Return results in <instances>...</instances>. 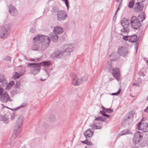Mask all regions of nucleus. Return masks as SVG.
<instances>
[{
	"label": "nucleus",
	"mask_w": 148,
	"mask_h": 148,
	"mask_svg": "<svg viewBox=\"0 0 148 148\" xmlns=\"http://www.w3.org/2000/svg\"><path fill=\"white\" fill-rule=\"evenodd\" d=\"M34 44L32 46V49L36 51L39 49V46L37 45L39 44V46H41V51L44 50L49 45L50 40L49 37L44 35L38 36L33 39Z\"/></svg>",
	"instance_id": "nucleus-1"
},
{
	"label": "nucleus",
	"mask_w": 148,
	"mask_h": 148,
	"mask_svg": "<svg viewBox=\"0 0 148 148\" xmlns=\"http://www.w3.org/2000/svg\"><path fill=\"white\" fill-rule=\"evenodd\" d=\"M28 66L32 67L30 72L34 75H36L40 72V67L38 63H30L28 64Z\"/></svg>",
	"instance_id": "nucleus-2"
},
{
	"label": "nucleus",
	"mask_w": 148,
	"mask_h": 148,
	"mask_svg": "<svg viewBox=\"0 0 148 148\" xmlns=\"http://www.w3.org/2000/svg\"><path fill=\"white\" fill-rule=\"evenodd\" d=\"M10 26L7 24L4 25L0 30V37L2 39L6 38L8 36V33L10 29Z\"/></svg>",
	"instance_id": "nucleus-3"
},
{
	"label": "nucleus",
	"mask_w": 148,
	"mask_h": 148,
	"mask_svg": "<svg viewBox=\"0 0 148 148\" xmlns=\"http://www.w3.org/2000/svg\"><path fill=\"white\" fill-rule=\"evenodd\" d=\"M66 54L63 50H58L53 53L51 55V57L52 59H54L55 58L61 59L67 56Z\"/></svg>",
	"instance_id": "nucleus-4"
},
{
	"label": "nucleus",
	"mask_w": 148,
	"mask_h": 148,
	"mask_svg": "<svg viewBox=\"0 0 148 148\" xmlns=\"http://www.w3.org/2000/svg\"><path fill=\"white\" fill-rule=\"evenodd\" d=\"M62 48L65 53H66L67 56L69 55L74 49V45L71 44H65L62 46Z\"/></svg>",
	"instance_id": "nucleus-5"
},
{
	"label": "nucleus",
	"mask_w": 148,
	"mask_h": 148,
	"mask_svg": "<svg viewBox=\"0 0 148 148\" xmlns=\"http://www.w3.org/2000/svg\"><path fill=\"white\" fill-rule=\"evenodd\" d=\"M130 23L132 27L135 29H137L140 26L139 21L135 16H133L131 18Z\"/></svg>",
	"instance_id": "nucleus-6"
},
{
	"label": "nucleus",
	"mask_w": 148,
	"mask_h": 148,
	"mask_svg": "<svg viewBox=\"0 0 148 148\" xmlns=\"http://www.w3.org/2000/svg\"><path fill=\"white\" fill-rule=\"evenodd\" d=\"M58 20L60 21L64 20L67 17L66 12L64 10L58 11L57 13Z\"/></svg>",
	"instance_id": "nucleus-7"
},
{
	"label": "nucleus",
	"mask_w": 148,
	"mask_h": 148,
	"mask_svg": "<svg viewBox=\"0 0 148 148\" xmlns=\"http://www.w3.org/2000/svg\"><path fill=\"white\" fill-rule=\"evenodd\" d=\"M138 130H140L144 132H148V123H143L142 121L139 122L137 126Z\"/></svg>",
	"instance_id": "nucleus-8"
},
{
	"label": "nucleus",
	"mask_w": 148,
	"mask_h": 148,
	"mask_svg": "<svg viewBox=\"0 0 148 148\" xmlns=\"http://www.w3.org/2000/svg\"><path fill=\"white\" fill-rule=\"evenodd\" d=\"M142 138V133L139 132H138L134 134L133 140V142L135 144H138L141 141Z\"/></svg>",
	"instance_id": "nucleus-9"
},
{
	"label": "nucleus",
	"mask_w": 148,
	"mask_h": 148,
	"mask_svg": "<svg viewBox=\"0 0 148 148\" xmlns=\"http://www.w3.org/2000/svg\"><path fill=\"white\" fill-rule=\"evenodd\" d=\"M1 101L4 103H6L8 101H11L12 100L10 96L7 91H5L2 95L0 97Z\"/></svg>",
	"instance_id": "nucleus-10"
},
{
	"label": "nucleus",
	"mask_w": 148,
	"mask_h": 148,
	"mask_svg": "<svg viewBox=\"0 0 148 148\" xmlns=\"http://www.w3.org/2000/svg\"><path fill=\"white\" fill-rule=\"evenodd\" d=\"M123 38L124 40H128L129 42H135L137 40V36L136 35L131 36H124L123 37Z\"/></svg>",
	"instance_id": "nucleus-11"
},
{
	"label": "nucleus",
	"mask_w": 148,
	"mask_h": 148,
	"mask_svg": "<svg viewBox=\"0 0 148 148\" xmlns=\"http://www.w3.org/2000/svg\"><path fill=\"white\" fill-rule=\"evenodd\" d=\"M118 52L119 54L122 56H126L128 53V52L126 48L119 46L118 48Z\"/></svg>",
	"instance_id": "nucleus-12"
},
{
	"label": "nucleus",
	"mask_w": 148,
	"mask_h": 148,
	"mask_svg": "<svg viewBox=\"0 0 148 148\" xmlns=\"http://www.w3.org/2000/svg\"><path fill=\"white\" fill-rule=\"evenodd\" d=\"M112 74L114 77L116 78L117 81H119L120 78V70L118 68H115L112 69Z\"/></svg>",
	"instance_id": "nucleus-13"
},
{
	"label": "nucleus",
	"mask_w": 148,
	"mask_h": 148,
	"mask_svg": "<svg viewBox=\"0 0 148 148\" xmlns=\"http://www.w3.org/2000/svg\"><path fill=\"white\" fill-rule=\"evenodd\" d=\"M81 80L80 79L76 76H74L72 77L71 80V83L73 85L75 86H78L80 85Z\"/></svg>",
	"instance_id": "nucleus-14"
},
{
	"label": "nucleus",
	"mask_w": 148,
	"mask_h": 148,
	"mask_svg": "<svg viewBox=\"0 0 148 148\" xmlns=\"http://www.w3.org/2000/svg\"><path fill=\"white\" fill-rule=\"evenodd\" d=\"M143 7V4L141 3H136L134 5V11L137 12H139L142 10Z\"/></svg>",
	"instance_id": "nucleus-15"
},
{
	"label": "nucleus",
	"mask_w": 148,
	"mask_h": 148,
	"mask_svg": "<svg viewBox=\"0 0 148 148\" xmlns=\"http://www.w3.org/2000/svg\"><path fill=\"white\" fill-rule=\"evenodd\" d=\"M94 133V131H92L90 129H89L84 132V134L87 138L91 137L93 135Z\"/></svg>",
	"instance_id": "nucleus-16"
},
{
	"label": "nucleus",
	"mask_w": 148,
	"mask_h": 148,
	"mask_svg": "<svg viewBox=\"0 0 148 148\" xmlns=\"http://www.w3.org/2000/svg\"><path fill=\"white\" fill-rule=\"evenodd\" d=\"M130 21L127 18H123L121 21V24L123 27H129L130 26Z\"/></svg>",
	"instance_id": "nucleus-17"
},
{
	"label": "nucleus",
	"mask_w": 148,
	"mask_h": 148,
	"mask_svg": "<svg viewBox=\"0 0 148 148\" xmlns=\"http://www.w3.org/2000/svg\"><path fill=\"white\" fill-rule=\"evenodd\" d=\"M102 126V123L101 122H97L92 125L91 128L92 130L100 129Z\"/></svg>",
	"instance_id": "nucleus-18"
},
{
	"label": "nucleus",
	"mask_w": 148,
	"mask_h": 148,
	"mask_svg": "<svg viewBox=\"0 0 148 148\" xmlns=\"http://www.w3.org/2000/svg\"><path fill=\"white\" fill-rule=\"evenodd\" d=\"M22 124L16 123L14 127V130L17 132H20L22 130Z\"/></svg>",
	"instance_id": "nucleus-19"
},
{
	"label": "nucleus",
	"mask_w": 148,
	"mask_h": 148,
	"mask_svg": "<svg viewBox=\"0 0 148 148\" xmlns=\"http://www.w3.org/2000/svg\"><path fill=\"white\" fill-rule=\"evenodd\" d=\"M7 81L5 79L3 75H0V86H4L7 83Z\"/></svg>",
	"instance_id": "nucleus-20"
},
{
	"label": "nucleus",
	"mask_w": 148,
	"mask_h": 148,
	"mask_svg": "<svg viewBox=\"0 0 148 148\" xmlns=\"http://www.w3.org/2000/svg\"><path fill=\"white\" fill-rule=\"evenodd\" d=\"M63 32V29L61 27L56 26L54 27L53 32L55 34H61Z\"/></svg>",
	"instance_id": "nucleus-21"
},
{
	"label": "nucleus",
	"mask_w": 148,
	"mask_h": 148,
	"mask_svg": "<svg viewBox=\"0 0 148 148\" xmlns=\"http://www.w3.org/2000/svg\"><path fill=\"white\" fill-rule=\"evenodd\" d=\"M40 66H42L44 67H46L51 65L52 63L50 61L43 62H42L38 63Z\"/></svg>",
	"instance_id": "nucleus-22"
},
{
	"label": "nucleus",
	"mask_w": 148,
	"mask_h": 148,
	"mask_svg": "<svg viewBox=\"0 0 148 148\" xmlns=\"http://www.w3.org/2000/svg\"><path fill=\"white\" fill-rule=\"evenodd\" d=\"M112 65L111 61H108L106 64L105 67L106 69L110 71L112 70Z\"/></svg>",
	"instance_id": "nucleus-23"
},
{
	"label": "nucleus",
	"mask_w": 148,
	"mask_h": 148,
	"mask_svg": "<svg viewBox=\"0 0 148 148\" xmlns=\"http://www.w3.org/2000/svg\"><path fill=\"white\" fill-rule=\"evenodd\" d=\"M130 29L128 27H123V29L121 30V34L123 35V34L127 33L129 32Z\"/></svg>",
	"instance_id": "nucleus-24"
},
{
	"label": "nucleus",
	"mask_w": 148,
	"mask_h": 148,
	"mask_svg": "<svg viewBox=\"0 0 148 148\" xmlns=\"http://www.w3.org/2000/svg\"><path fill=\"white\" fill-rule=\"evenodd\" d=\"M131 131L129 130L125 129L122 131L119 134V136H123V135L130 134Z\"/></svg>",
	"instance_id": "nucleus-25"
},
{
	"label": "nucleus",
	"mask_w": 148,
	"mask_h": 148,
	"mask_svg": "<svg viewBox=\"0 0 148 148\" xmlns=\"http://www.w3.org/2000/svg\"><path fill=\"white\" fill-rule=\"evenodd\" d=\"M140 21H143L145 19V14L144 12L141 13L138 16Z\"/></svg>",
	"instance_id": "nucleus-26"
},
{
	"label": "nucleus",
	"mask_w": 148,
	"mask_h": 148,
	"mask_svg": "<svg viewBox=\"0 0 148 148\" xmlns=\"http://www.w3.org/2000/svg\"><path fill=\"white\" fill-rule=\"evenodd\" d=\"M101 108L102 109V111H104L105 113H112L113 112V110L111 109L105 108L103 106H101Z\"/></svg>",
	"instance_id": "nucleus-27"
},
{
	"label": "nucleus",
	"mask_w": 148,
	"mask_h": 148,
	"mask_svg": "<svg viewBox=\"0 0 148 148\" xmlns=\"http://www.w3.org/2000/svg\"><path fill=\"white\" fill-rule=\"evenodd\" d=\"M14 82L13 81H11L9 84L7 85L6 89L7 90H10L14 85Z\"/></svg>",
	"instance_id": "nucleus-28"
},
{
	"label": "nucleus",
	"mask_w": 148,
	"mask_h": 148,
	"mask_svg": "<svg viewBox=\"0 0 148 148\" xmlns=\"http://www.w3.org/2000/svg\"><path fill=\"white\" fill-rule=\"evenodd\" d=\"M51 40L53 42H56L58 40V36L56 34L55 35H51L50 36Z\"/></svg>",
	"instance_id": "nucleus-29"
},
{
	"label": "nucleus",
	"mask_w": 148,
	"mask_h": 148,
	"mask_svg": "<svg viewBox=\"0 0 148 148\" xmlns=\"http://www.w3.org/2000/svg\"><path fill=\"white\" fill-rule=\"evenodd\" d=\"M23 116H20L18 118L16 123L22 124L23 122Z\"/></svg>",
	"instance_id": "nucleus-30"
},
{
	"label": "nucleus",
	"mask_w": 148,
	"mask_h": 148,
	"mask_svg": "<svg viewBox=\"0 0 148 148\" xmlns=\"http://www.w3.org/2000/svg\"><path fill=\"white\" fill-rule=\"evenodd\" d=\"M1 121L5 123H7L8 122V117L6 115H5L3 116Z\"/></svg>",
	"instance_id": "nucleus-31"
},
{
	"label": "nucleus",
	"mask_w": 148,
	"mask_h": 148,
	"mask_svg": "<svg viewBox=\"0 0 148 148\" xmlns=\"http://www.w3.org/2000/svg\"><path fill=\"white\" fill-rule=\"evenodd\" d=\"M110 59L112 61L115 60L116 59V57L115 53H112L110 55Z\"/></svg>",
	"instance_id": "nucleus-32"
},
{
	"label": "nucleus",
	"mask_w": 148,
	"mask_h": 148,
	"mask_svg": "<svg viewBox=\"0 0 148 148\" xmlns=\"http://www.w3.org/2000/svg\"><path fill=\"white\" fill-rule=\"evenodd\" d=\"M22 74H21L19 73H18L17 72H15L13 76V78L14 79L16 78H18L22 76Z\"/></svg>",
	"instance_id": "nucleus-33"
},
{
	"label": "nucleus",
	"mask_w": 148,
	"mask_h": 148,
	"mask_svg": "<svg viewBox=\"0 0 148 148\" xmlns=\"http://www.w3.org/2000/svg\"><path fill=\"white\" fill-rule=\"evenodd\" d=\"M43 74L44 75V76H45V79H40L41 81H44L45 80V79L46 78H47L49 76V74H48V73L47 72V71L45 70H44Z\"/></svg>",
	"instance_id": "nucleus-34"
},
{
	"label": "nucleus",
	"mask_w": 148,
	"mask_h": 148,
	"mask_svg": "<svg viewBox=\"0 0 148 148\" xmlns=\"http://www.w3.org/2000/svg\"><path fill=\"white\" fill-rule=\"evenodd\" d=\"M81 142L83 143L88 145H92V144L90 142L88 141L87 140L84 141H81Z\"/></svg>",
	"instance_id": "nucleus-35"
},
{
	"label": "nucleus",
	"mask_w": 148,
	"mask_h": 148,
	"mask_svg": "<svg viewBox=\"0 0 148 148\" xmlns=\"http://www.w3.org/2000/svg\"><path fill=\"white\" fill-rule=\"evenodd\" d=\"M134 3V2L133 0H131L129 2L128 5V6L129 8H132Z\"/></svg>",
	"instance_id": "nucleus-36"
},
{
	"label": "nucleus",
	"mask_w": 148,
	"mask_h": 148,
	"mask_svg": "<svg viewBox=\"0 0 148 148\" xmlns=\"http://www.w3.org/2000/svg\"><path fill=\"white\" fill-rule=\"evenodd\" d=\"M138 83H134L133 84V85L134 86H139V84L141 82V79L140 78H139L138 79Z\"/></svg>",
	"instance_id": "nucleus-37"
},
{
	"label": "nucleus",
	"mask_w": 148,
	"mask_h": 148,
	"mask_svg": "<svg viewBox=\"0 0 148 148\" xmlns=\"http://www.w3.org/2000/svg\"><path fill=\"white\" fill-rule=\"evenodd\" d=\"M9 12L11 14L12 16H15L17 14V11L16 9L13 10L12 11H11Z\"/></svg>",
	"instance_id": "nucleus-38"
},
{
	"label": "nucleus",
	"mask_w": 148,
	"mask_h": 148,
	"mask_svg": "<svg viewBox=\"0 0 148 148\" xmlns=\"http://www.w3.org/2000/svg\"><path fill=\"white\" fill-rule=\"evenodd\" d=\"M81 80V84L84 81H86L88 79V77L86 76H85L81 78H79Z\"/></svg>",
	"instance_id": "nucleus-39"
},
{
	"label": "nucleus",
	"mask_w": 148,
	"mask_h": 148,
	"mask_svg": "<svg viewBox=\"0 0 148 148\" xmlns=\"http://www.w3.org/2000/svg\"><path fill=\"white\" fill-rule=\"evenodd\" d=\"M16 132L14 130L13 133L12 134V137L14 138H16L18 137V134L17 133H16Z\"/></svg>",
	"instance_id": "nucleus-40"
},
{
	"label": "nucleus",
	"mask_w": 148,
	"mask_h": 148,
	"mask_svg": "<svg viewBox=\"0 0 148 148\" xmlns=\"http://www.w3.org/2000/svg\"><path fill=\"white\" fill-rule=\"evenodd\" d=\"M11 59L12 58L10 56H6L4 57V60L7 61H10Z\"/></svg>",
	"instance_id": "nucleus-41"
},
{
	"label": "nucleus",
	"mask_w": 148,
	"mask_h": 148,
	"mask_svg": "<svg viewBox=\"0 0 148 148\" xmlns=\"http://www.w3.org/2000/svg\"><path fill=\"white\" fill-rule=\"evenodd\" d=\"M100 112L102 115L106 117L109 118L110 117L109 115L105 114V113L104 112V111H100Z\"/></svg>",
	"instance_id": "nucleus-42"
},
{
	"label": "nucleus",
	"mask_w": 148,
	"mask_h": 148,
	"mask_svg": "<svg viewBox=\"0 0 148 148\" xmlns=\"http://www.w3.org/2000/svg\"><path fill=\"white\" fill-rule=\"evenodd\" d=\"M9 12H10L11 11H13V10H15V9L14 6L12 5H10L9 6Z\"/></svg>",
	"instance_id": "nucleus-43"
},
{
	"label": "nucleus",
	"mask_w": 148,
	"mask_h": 148,
	"mask_svg": "<svg viewBox=\"0 0 148 148\" xmlns=\"http://www.w3.org/2000/svg\"><path fill=\"white\" fill-rule=\"evenodd\" d=\"M121 90V89L120 88V89H119V90L117 92H116L115 93H112L111 94V95H118L120 93Z\"/></svg>",
	"instance_id": "nucleus-44"
},
{
	"label": "nucleus",
	"mask_w": 148,
	"mask_h": 148,
	"mask_svg": "<svg viewBox=\"0 0 148 148\" xmlns=\"http://www.w3.org/2000/svg\"><path fill=\"white\" fill-rule=\"evenodd\" d=\"M62 1L64 2L66 6L67 7L68 10L69 9V8L68 0H62Z\"/></svg>",
	"instance_id": "nucleus-45"
},
{
	"label": "nucleus",
	"mask_w": 148,
	"mask_h": 148,
	"mask_svg": "<svg viewBox=\"0 0 148 148\" xmlns=\"http://www.w3.org/2000/svg\"><path fill=\"white\" fill-rule=\"evenodd\" d=\"M3 88L0 87V97L3 94Z\"/></svg>",
	"instance_id": "nucleus-46"
},
{
	"label": "nucleus",
	"mask_w": 148,
	"mask_h": 148,
	"mask_svg": "<svg viewBox=\"0 0 148 148\" xmlns=\"http://www.w3.org/2000/svg\"><path fill=\"white\" fill-rule=\"evenodd\" d=\"M10 116L11 119L13 120L15 118V115L14 113H12L10 114Z\"/></svg>",
	"instance_id": "nucleus-47"
},
{
	"label": "nucleus",
	"mask_w": 148,
	"mask_h": 148,
	"mask_svg": "<svg viewBox=\"0 0 148 148\" xmlns=\"http://www.w3.org/2000/svg\"><path fill=\"white\" fill-rule=\"evenodd\" d=\"M39 59H32L31 58L30 59V61H33L34 62H37L39 61Z\"/></svg>",
	"instance_id": "nucleus-48"
},
{
	"label": "nucleus",
	"mask_w": 148,
	"mask_h": 148,
	"mask_svg": "<svg viewBox=\"0 0 148 148\" xmlns=\"http://www.w3.org/2000/svg\"><path fill=\"white\" fill-rule=\"evenodd\" d=\"M52 118H50L49 119V121H53L55 120V118L54 116H52Z\"/></svg>",
	"instance_id": "nucleus-49"
},
{
	"label": "nucleus",
	"mask_w": 148,
	"mask_h": 148,
	"mask_svg": "<svg viewBox=\"0 0 148 148\" xmlns=\"http://www.w3.org/2000/svg\"><path fill=\"white\" fill-rule=\"evenodd\" d=\"M102 119V117L99 116L97 118H96L95 119V121H101Z\"/></svg>",
	"instance_id": "nucleus-50"
},
{
	"label": "nucleus",
	"mask_w": 148,
	"mask_h": 148,
	"mask_svg": "<svg viewBox=\"0 0 148 148\" xmlns=\"http://www.w3.org/2000/svg\"><path fill=\"white\" fill-rule=\"evenodd\" d=\"M124 119L125 120V122H127V121H129V120L131 121L132 120V119H130V118L129 116H128L127 118H126V117H125Z\"/></svg>",
	"instance_id": "nucleus-51"
},
{
	"label": "nucleus",
	"mask_w": 148,
	"mask_h": 148,
	"mask_svg": "<svg viewBox=\"0 0 148 148\" xmlns=\"http://www.w3.org/2000/svg\"><path fill=\"white\" fill-rule=\"evenodd\" d=\"M144 111L147 113H148V106L147 107V108L144 110Z\"/></svg>",
	"instance_id": "nucleus-52"
},
{
	"label": "nucleus",
	"mask_w": 148,
	"mask_h": 148,
	"mask_svg": "<svg viewBox=\"0 0 148 148\" xmlns=\"http://www.w3.org/2000/svg\"><path fill=\"white\" fill-rule=\"evenodd\" d=\"M101 121L104 122H106L105 119L104 118H103V117H102V119L101 120Z\"/></svg>",
	"instance_id": "nucleus-53"
},
{
	"label": "nucleus",
	"mask_w": 148,
	"mask_h": 148,
	"mask_svg": "<svg viewBox=\"0 0 148 148\" xmlns=\"http://www.w3.org/2000/svg\"><path fill=\"white\" fill-rule=\"evenodd\" d=\"M145 0H137L139 2L141 3V2L144 1Z\"/></svg>",
	"instance_id": "nucleus-54"
},
{
	"label": "nucleus",
	"mask_w": 148,
	"mask_h": 148,
	"mask_svg": "<svg viewBox=\"0 0 148 148\" xmlns=\"http://www.w3.org/2000/svg\"><path fill=\"white\" fill-rule=\"evenodd\" d=\"M123 0H116V1L118 2H120V3H121Z\"/></svg>",
	"instance_id": "nucleus-55"
},
{
	"label": "nucleus",
	"mask_w": 148,
	"mask_h": 148,
	"mask_svg": "<svg viewBox=\"0 0 148 148\" xmlns=\"http://www.w3.org/2000/svg\"><path fill=\"white\" fill-rule=\"evenodd\" d=\"M16 87H18L19 86V84L18 83H16Z\"/></svg>",
	"instance_id": "nucleus-56"
},
{
	"label": "nucleus",
	"mask_w": 148,
	"mask_h": 148,
	"mask_svg": "<svg viewBox=\"0 0 148 148\" xmlns=\"http://www.w3.org/2000/svg\"><path fill=\"white\" fill-rule=\"evenodd\" d=\"M3 116L1 115H0V120H1Z\"/></svg>",
	"instance_id": "nucleus-57"
},
{
	"label": "nucleus",
	"mask_w": 148,
	"mask_h": 148,
	"mask_svg": "<svg viewBox=\"0 0 148 148\" xmlns=\"http://www.w3.org/2000/svg\"><path fill=\"white\" fill-rule=\"evenodd\" d=\"M146 100H148V97L147 98Z\"/></svg>",
	"instance_id": "nucleus-58"
},
{
	"label": "nucleus",
	"mask_w": 148,
	"mask_h": 148,
	"mask_svg": "<svg viewBox=\"0 0 148 148\" xmlns=\"http://www.w3.org/2000/svg\"><path fill=\"white\" fill-rule=\"evenodd\" d=\"M119 10V8H118V9H117V10Z\"/></svg>",
	"instance_id": "nucleus-59"
},
{
	"label": "nucleus",
	"mask_w": 148,
	"mask_h": 148,
	"mask_svg": "<svg viewBox=\"0 0 148 148\" xmlns=\"http://www.w3.org/2000/svg\"><path fill=\"white\" fill-rule=\"evenodd\" d=\"M147 62L148 64V60L147 61Z\"/></svg>",
	"instance_id": "nucleus-60"
}]
</instances>
